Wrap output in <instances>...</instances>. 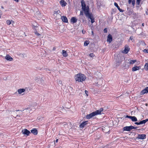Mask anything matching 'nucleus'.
<instances>
[{
	"label": "nucleus",
	"mask_w": 148,
	"mask_h": 148,
	"mask_svg": "<svg viewBox=\"0 0 148 148\" xmlns=\"http://www.w3.org/2000/svg\"><path fill=\"white\" fill-rule=\"evenodd\" d=\"M75 78L76 81L79 82H82L85 80L86 77L84 75L79 73L75 75Z\"/></svg>",
	"instance_id": "f257e3e1"
},
{
	"label": "nucleus",
	"mask_w": 148,
	"mask_h": 148,
	"mask_svg": "<svg viewBox=\"0 0 148 148\" xmlns=\"http://www.w3.org/2000/svg\"><path fill=\"white\" fill-rule=\"evenodd\" d=\"M81 5L82 9L84 11L85 15L89 13V7L88 6H87V7L86 6L85 2L83 0H82L81 1Z\"/></svg>",
	"instance_id": "f03ea898"
},
{
	"label": "nucleus",
	"mask_w": 148,
	"mask_h": 148,
	"mask_svg": "<svg viewBox=\"0 0 148 148\" xmlns=\"http://www.w3.org/2000/svg\"><path fill=\"white\" fill-rule=\"evenodd\" d=\"M85 15L86 17L88 18H90L91 20V21L92 23L95 22V20L93 18V17L92 16L91 14L89 13Z\"/></svg>",
	"instance_id": "7ed1b4c3"
},
{
	"label": "nucleus",
	"mask_w": 148,
	"mask_h": 148,
	"mask_svg": "<svg viewBox=\"0 0 148 148\" xmlns=\"http://www.w3.org/2000/svg\"><path fill=\"white\" fill-rule=\"evenodd\" d=\"M36 81L38 84H43L44 81L42 79V78H40V77H38L36 78Z\"/></svg>",
	"instance_id": "20e7f679"
},
{
	"label": "nucleus",
	"mask_w": 148,
	"mask_h": 148,
	"mask_svg": "<svg viewBox=\"0 0 148 148\" xmlns=\"http://www.w3.org/2000/svg\"><path fill=\"white\" fill-rule=\"evenodd\" d=\"M22 132L24 135L26 136H29L31 134L30 132L26 129L23 130Z\"/></svg>",
	"instance_id": "39448f33"
},
{
	"label": "nucleus",
	"mask_w": 148,
	"mask_h": 148,
	"mask_svg": "<svg viewBox=\"0 0 148 148\" xmlns=\"http://www.w3.org/2000/svg\"><path fill=\"white\" fill-rule=\"evenodd\" d=\"M125 118H128L130 119L133 122H136L137 121V118L135 116H131L129 115H126Z\"/></svg>",
	"instance_id": "423d86ee"
},
{
	"label": "nucleus",
	"mask_w": 148,
	"mask_h": 148,
	"mask_svg": "<svg viewBox=\"0 0 148 148\" xmlns=\"http://www.w3.org/2000/svg\"><path fill=\"white\" fill-rule=\"evenodd\" d=\"M96 115V114L94 112H92L90 114H87L86 116V118L87 119H90L92 117Z\"/></svg>",
	"instance_id": "0eeeda50"
},
{
	"label": "nucleus",
	"mask_w": 148,
	"mask_h": 148,
	"mask_svg": "<svg viewBox=\"0 0 148 148\" xmlns=\"http://www.w3.org/2000/svg\"><path fill=\"white\" fill-rule=\"evenodd\" d=\"M146 138V135L145 134H138L137 138L140 139H144Z\"/></svg>",
	"instance_id": "6e6552de"
},
{
	"label": "nucleus",
	"mask_w": 148,
	"mask_h": 148,
	"mask_svg": "<svg viewBox=\"0 0 148 148\" xmlns=\"http://www.w3.org/2000/svg\"><path fill=\"white\" fill-rule=\"evenodd\" d=\"M131 126H126L125 127H124L123 128V131H130L131 130H132Z\"/></svg>",
	"instance_id": "1a4fd4ad"
},
{
	"label": "nucleus",
	"mask_w": 148,
	"mask_h": 148,
	"mask_svg": "<svg viewBox=\"0 0 148 148\" xmlns=\"http://www.w3.org/2000/svg\"><path fill=\"white\" fill-rule=\"evenodd\" d=\"M148 93V87H146L140 92L141 95H143L145 93Z\"/></svg>",
	"instance_id": "9d476101"
},
{
	"label": "nucleus",
	"mask_w": 148,
	"mask_h": 148,
	"mask_svg": "<svg viewBox=\"0 0 148 148\" xmlns=\"http://www.w3.org/2000/svg\"><path fill=\"white\" fill-rule=\"evenodd\" d=\"M88 121H85L79 125V127L81 128H83L86 126V124H88Z\"/></svg>",
	"instance_id": "9b49d317"
},
{
	"label": "nucleus",
	"mask_w": 148,
	"mask_h": 148,
	"mask_svg": "<svg viewBox=\"0 0 148 148\" xmlns=\"http://www.w3.org/2000/svg\"><path fill=\"white\" fill-rule=\"evenodd\" d=\"M31 132L34 135H37L38 134V130L36 128H33L31 130Z\"/></svg>",
	"instance_id": "f8f14e48"
},
{
	"label": "nucleus",
	"mask_w": 148,
	"mask_h": 148,
	"mask_svg": "<svg viewBox=\"0 0 148 148\" xmlns=\"http://www.w3.org/2000/svg\"><path fill=\"white\" fill-rule=\"evenodd\" d=\"M130 50V48L128 46L125 47V48L124 50L122 51V52L124 53L125 54L127 53Z\"/></svg>",
	"instance_id": "ddd939ff"
},
{
	"label": "nucleus",
	"mask_w": 148,
	"mask_h": 148,
	"mask_svg": "<svg viewBox=\"0 0 148 148\" xmlns=\"http://www.w3.org/2000/svg\"><path fill=\"white\" fill-rule=\"evenodd\" d=\"M61 18L62 21L65 23L68 22V19L66 17L64 16H62L61 17Z\"/></svg>",
	"instance_id": "4468645a"
},
{
	"label": "nucleus",
	"mask_w": 148,
	"mask_h": 148,
	"mask_svg": "<svg viewBox=\"0 0 148 148\" xmlns=\"http://www.w3.org/2000/svg\"><path fill=\"white\" fill-rule=\"evenodd\" d=\"M112 35L110 34H109L108 36L107 41L109 42V43H110L112 41Z\"/></svg>",
	"instance_id": "2eb2a0df"
},
{
	"label": "nucleus",
	"mask_w": 148,
	"mask_h": 148,
	"mask_svg": "<svg viewBox=\"0 0 148 148\" xmlns=\"http://www.w3.org/2000/svg\"><path fill=\"white\" fill-rule=\"evenodd\" d=\"M114 5L118 9L119 11L120 12H123V10L122 9L120 8L119 7L118 5V4L115 2L114 3Z\"/></svg>",
	"instance_id": "dca6fc26"
},
{
	"label": "nucleus",
	"mask_w": 148,
	"mask_h": 148,
	"mask_svg": "<svg viewBox=\"0 0 148 148\" xmlns=\"http://www.w3.org/2000/svg\"><path fill=\"white\" fill-rule=\"evenodd\" d=\"M140 66H135L132 68V71H135L139 70L140 68Z\"/></svg>",
	"instance_id": "f3484780"
},
{
	"label": "nucleus",
	"mask_w": 148,
	"mask_h": 148,
	"mask_svg": "<svg viewBox=\"0 0 148 148\" xmlns=\"http://www.w3.org/2000/svg\"><path fill=\"white\" fill-rule=\"evenodd\" d=\"M60 4L63 7L66 5L67 3L64 0H62L60 2Z\"/></svg>",
	"instance_id": "a211bd4d"
},
{
	"label": "nucleus",
	"mask_w": 148,
	"mask_h": 148,
	"mask_svg": "<svg viewBox=\"0 0 148 148\" xmlns=\"http://www.w3.org/2000/svg\"><path fill=\"white\" fill-rule=\"evenodd\" d=\"M77 19L75 17H73L71 19V22H73V23L77 22Z\"/></svg>",
	"instance_id": "6ab92c4d"
},
{
	"label": "nucleus",
	"mask_w": 148,
	"mask_h": 148,
	"mask_svg": "<svg viewBox=\"0 0 148 148\" xmlns=\"http://www.w3.org/2000/svg\"><path fill=\"white\" fill-rule=\"evenodd\" d=\"M5 59L7 60H9L10 61H12L13 60V58L9 55H7L6 56Z\"/></svg>",
	"instance_id": "aec40b11"
},
{
	"label": "nucleus",
	"mask_w": 148,
	"mask_h": 148,
	"mask_svg": "<svg viewBox=\"0 0 148 148\" xmlns=\"http://www.w3.org/2000/svg\"><path fill=\"white\" fill-rule=\"evenodd\" d=\"M25 91V89H19L18 90V93L19 94H21L22 93L24 92Z\"/></svg>",
	"instance_id": "412c9836"
},
{
	"label": "nucleus",
	"mask_w": 148,
	"mask_h": 148,
	"mask_svg": "<svg viewBox=\"0 0 148 148\" xmlns=\"http://www.w3.org/2000/svg\"><path fill=\"white\" fill-rule=\"evenodd\" d=\"M95 77L96 78H100L101 77V74L100 73H97L95 74Z\"/></svg>",
	"instance_id": "4be33fe9"
},
{
	"label": "nucleus",
	"mask_w": 148,
	"mask_h": 148,
	"mask_svg": "<svg viewBox=\"0 0 148 148\" xmlns=\"http://www.w3.org/2000/svg\"><path fill=\"white\" fill-rule=\"evenodd\" d=\"M62 54L64 57H66L67 56V54L66 52V51L64 50H62Z\"/></svg>",
	"instance_id": "5701e85b"
},
{
	"label": "nucleus",
	"mask_w": 148,
	"mask_h": 148,
	"mask_svg": "<svg viewBox=\"0 0 148 148\" xmlns=\"http://www.w3.org/2000/svg\"><path fill=\"white\" fill-rule=\"evenodd\" d=\"M57 82L59 86H62V82L61 81L58 79L57 80Z\"/></svg>",
	"instance_id": "b1692460"
},
{
	"label": "nucleus",
	"mask_w": 148,
	"mask_h": 148,
	"mask_svg": "<svg viewBox=\"0 0 148 148\" xmlns=\"http://www.w3.org/2000/svg\"><path fill=\"white\" fill-rule=\"evenodd\" d=\"M145 69L147 71L148 70V64L146 63L144 66Z\"/></svg>",
	"instance_id": "393cba45"
},
{
	"label": "nucleus",
	"mask_w": 148,
	"mask_h": 148,
	"mask_svg": "<svg viewBox=\"0 0 148 148\" xmlns=\"http://www.w3.org/2000/svg\"><path fill=\"white\" fill-rule=\"evenodd\" d=\"M102 81L101 79H99L98 80V82H97V84H98L99 85H102Z\"/></svg>",
	"instance_id": "a878e982"
},
{
	"label": "nucleus",
	"mask_w": 148,
	"mask_h": 148,
	"mask_svg": "<svg viewBox=\"0 0 148 148\" xmlns=\"http://www.w3.org/2000/svg\"><path fill=\"white\" fill-rule=\"evenodd\" d=\"M89 41L86 40L84 43V46H87L89 44Z\"/></svg>",
	"instance_id": "bb28decb"
},
{
	"label": "nucleus",
	"mask_w": 148,
	"mask_h": 148,
	"mask_svg": "<svg viewBox=\"0 0 148 148\" xmlns=\"http://www.w3.org/2000/svg\"><path fill=\"white\" fill-rule=\"evenodd\" d=\"M95 113L96 115L101 114V112L99 110H96L94 112Z\"/></svg>",
	"instance_id": "cd10ccee"
},
{
	"label": "nucleus",
	"mask_w": 148,
	"mask_h": 148,
	"mask_svg": "<svg viewBox=\"0 0 148 148\" xmlns=\"http://www.w3.org/2000/svg\"><path fill=\"white\" fill-rule=\"evenodd\" d=\"M136 62V60H131L130 61L129 63L130 64H133Z\"/></svg>",
	"instance_id": "c85d7f7f"
},
{
	"label": "nucleus",
	"mask_w": 148,
	"mask_h": 148,
	"mask_svg": "<svg viewBox=\"0 0 148 148\" xmlns=\"http://www.w3.org/2000/svg\"><path fill=\"white\" fill-rule=\"evenodd\" d=\"M140 125H142L143 124H145V120H143L142 121H140L139 122Z\"/></svg>",
	"instance_id": "c756f323"
},
{
	"label": "nucleus",
	"mask_w": 148,
	"mask_h": 148,
	"mask_svg": "<svg viewBox=\"0 0 148 148\" xmlns=\"http://www.w3.org/2000/svg\"><path fill=\"white\" fill-rule=\"evenodd\" d=\"M6 23L8 25H10L11 23V21L10 20H7L6 21Z\"/></svg>",
	"instance_id": "7c9ffc66"
},
{
	"label": "nucleus",
	"mask_w": 148,
	"mask_h": 148,
	"mask_svg": "<svg viewBox=\"0 0 148 148\" xmlns=\"http://www.w3.org/2000/svg\"><path fill=\"white\" fill-rule=\"evenodd\" d=\"M141 0H136V4L138 5H139L140 2Z\"/></svg>",
	"instance_id": "2f4dec72"
},
{
	"label": "nucleus",
	"mask_w": 148,
	"mask_h": 148,
	"mask_svg": "<svg viewBox=\"0 0 148 148\" xmlns=\"http://www.w3.org/2000/svg\"><path fill=\"white\" fill-rule=\"evenodd\" d=\"M135 0H132V3L133 6H134L135 4Z\"/></svg>",
	"instance_id": "473e14b6"
},
{
	"label": "nucleus",
	"mask_w": 148,
	"mask_h": 148,
	"mask_svg": "<svg viewBox=\"0 0 148 148\" xmlns=\"http://www.w3.org/2000/svg\"><path fill=\"white\" fill-rule=\"evenodd\" d=\"M133 36H131L130 37V39L131 40L132 42L134 41V40L133 39Z\"/></svg>",
	"instance_id": "72a5a7b5"
},
{
	"label": "nucleus",
	"mask_w": 148,
	"mask_h": 148,
	"mask_svg": "<svg viewBox=\"0 0 148 148\" xmlns=\"http://www.w3.org/2000/svg\"><path fill=\"white\" fill-rule=\"evenodd\" d=\"M89 56H90L91 57H93L95 56V55L93 53H90L89 54Z\"/></svg>",
	"instance_id": "f704fd0d"
},
{
	"label": "nucleus",
	"mask_w": 148,
	"mask_h": 148,
	"mask_svg": "<svg viewBox=\"0 0 148 148\" xmlns=\"http://www.w3.org/2000/svg\"><path fill=\"white\" fill-rule=\"evenodd\" d=\"M104 32L105 33H106L108 32V29L107 28H105L103 30Z\"/></svg>",
	"instance_id": "c9c22d12"
},
{
	"label": "nucleus",
	"mask_w": 148,
	"mask_h": 148,
	"mask_svg": "<svg viewBox=\"0 0 148 148\" xmlns=\"http://www.w3.org/2000/svg\"><path fill=\"white\" fill-rule=\"evenodd\" d=\"M119 63H120L119 61H116V63H115V64H116V65L117 66H119Z\"/></svg>",
	"instance_id": "e433bc0d"
},
{
	"label": "nucleus",
	"mask_w": 148,
	"mask_h": 148,
	"mask_svg": "<svg viewBox=\"0 0 148 148\" xmlns=\"http://www.w3.org/2000/svg\"><path fill=\"white\" fill-rule=\"evenodd\" d=\"M35 34L37 36H39L40 35V34L38 33L37 31L35 32Z\"/></svg>",
	"instance_id": "4c0bfd02"
},
{
	"label": "nucleus",
	"mask_w": 148,
	"mask_h": 148,
	"mask_svg": "<svg viewBox=\"0 0 148 148\" xmlns=\"http://www.w3.org/2000/svg\"><path fill=\"white\" fill-rule=\"evenodd\" d=\"M143 52L144 53H148V49H144L143 50Z\"/></svg>",
	"instance_id": "58836bf2"
},
{
	"label": "nucleus",
	"mask_w": 148,
	"mask_h": 148,
	"mask_svg": "<svg viewBox=\"0 0 148 148\" xmlns=\"http://www.w3.org/2000/svg\"><path fill=\"white\" fill-rule=\"evenodd\" d=\"M80 15H83V12L82 11H81L80 12Z\"/></svg>",
	"instance_id": "ea45409f"
},
{
	"label": "nucleus",
	"mask_w": 148,
	"mask_h": 148,
	"mask_svg": "<svg viewBox=\"0 0 148 148\" xmlns=\"http://www.w3.org/2000/svg\"><path fill=\"white\" fill-rule=\"evenodd\" d=\"M131 127H132V129H136L137 127H135L132 126H131Z\"/></svg>",
	"instance_id": "a19ab883"
},
{
	"label": "nucleus",
	"mask_w": 148,
	"mask_h": 148,
	"mask_svg": "<svg viewBox=\"0 0 148 148\" xmlns=\"http://www.w3.org/2000/svg\"><path fill=\"white\" fill-rule=\"evenodd\" d=\"M134 124H135L137 125H140V122H136L134 123Z\"/></svg>",
	"instance_id": "79ce46f5"
},
{
	"label": "nucleus",
	"mask_w": 148,
	"mask_h": 148,
	"mask_svg": "<svg viewBox=\"0 0 148 148\" xmlns=\"http://www.w3.org/2000/svg\"><path fill=\"white\" fill-rule=\"evenodd\" d=\"M99 110L101 112L103 110V109L102 108H101L100 109H99Z\"/></svg>",
	"instance_id": "37998d69"
},
{
	"label": "nucleus",
	"mask_w": 148,
	"mask_h": 148,
	"mask_svg": "<svg viewBox=\"0 0 148 148\" xmlns=\"http://www.w3.org/2000/svg\"><path fill=\"white\" fill-rule=\"evenodd\" d=\"M43 119V117H41L40 118H38V119L39 120H42Z\"/></svg>",
	"instance_id": "c03bdc74"
},
{
	"label": "nucleus",
	"mask_w": 148,
	"mask_h": 148,
	"mask_svg": "<svg viewBox=\"0 0 148 148\" xmlns=\"http://www.w3.org/2000/svg\"><path fill=\"white\" fill-rule=\"evenodd\" d=\"M85 93L86 94V95H88L87 94L88 93V91L86 90H85Z\"/></svg>",
	"instance_id": "a18cd8bd"
},
{
	"label": "nucleus",
	"mask_w": 148,
	"mask_h": 148,
	"mask_svg": "<svg viewBox=\"0 0 148 148\" xmlns=\"http://www.w3.org/2000/svg\"><path fill=\"white\" fill-rule=\"evenodd\" d=\"M132 12H133L132 10H131V11H130V12H129V14H132Z\"/></svg>",
	"instance_id": "49530a36"
},
{
	"label": "nucleus",
	"mask_w": 148,
	"mask_h": 148,
	"mask_svg": "<svg viewBox=\"0 0 148 148\" xmlns=\"http://www.w3.org/2000/svg\"><path fill=\"white\" fill-rule=\"evenodd\" d=\"M145 120V122L146 123L148 121V118L146 119L145 120Z\"/></svg>",
	"instance_id": "de8ad7c7"
},
{
	"label": "nucleus",
	"mask_w": 148,
	"mask_h": 148,
	"mask_svg": "<svg viewBox=\"0 0 148 148\" xmlns=\"http://www.w3.org/2000/svg\"><path fill=\"white\" fill-rule=\"evenodd\" d=\"M132 0H129V1H128L129 3L130 4L131 3Z\"/></svg>",
	"instance_id": "09e8293b"
},
{
	"label": "nucleus",
	"mask_w": 148,
	"mask_h": 148,
	"mask_svg": "<svg viewBox=\"0 0 148 148\" xmlns=\"http://www.w3.org/2000/svg\"><path fill=\"white\" fill-rule=\"evenodd\" d=\"M56 143H57L58 141V139H57L56 140Z\"/></svg>",
	"instance_id": "8fccbe9b"
},
{
	"label": "nucleus",
	"mask_w": 148,
	"mask_h": 148,
	"mask_svg": "<svg viewBox=\"0 0 148 148\" xmlns=\"http://www.w3.org/2000/svg\"><path fill=\"white\" fill-rule=\"evenodd\" d=\"M28 108H26V109H24V110H23V111H24V110H28Z\"/></svg>",
	"instance_id": "3c124183"
},
{
	"label": "nucleus",
	"mask_w": 148,
	"mask_h": 148,
	"mask_svg": "<svg viewBox=\"0 0 148 148\" xmlns=\"http://www.w3.org/2000/svg\"><path fill=\"white\" fill-rule=\"evenodd\" d=\"M1 8L2 9H3L4 8L3 7V6H1Z\"/></svg>",
	"instance_id": "603ef678"
},
{
	"label": "nucleus",
	"mask_w": 148,
	"mask_h": 148,
	"mask_svg": "<svg viewBox=\"0 0 148 148\" xmlns=\"http://www.w3.org/2000/svg\"><path fill=\"white\" fill-rule=\"evenodd\" d=\"M142 25L143 26H144V23H143L142 24Z\"/></svg>",
	"instance_id": "864d4df0"
},
{
	"label": "nucleus",
	"mask_w": 148,
	"mask_h": 148,
	"mask_svg": "<svg viewBox=\"0 0 148 148\" xmlns=\"http://www.w3.org/2000/svg\"><path fill=\"white\" fill-rule=\"evenodd\" d=\"M146 14H147V15H148V12H146Z\"/></svg>",
	"instance_id": "5fc2aeb1"
},
{
	"label": "nucleus",
	"mask_w": 148,
	"mask_h": 148,
	"mask_svg": "<svg viewBox=\"0 0 148 148\" xmlns=\"http://www.w3.org/2000/svg\"><path fill=\"white\" fill-rule=\"evenodd\" d=\"M19 111V110H16V111Z\"/></svg>",
	"instance_id": "6e6d98bb"
},
{
	"label": "nucleus",
	"mask_w": 148,
	"mask_h": 148,
	"mask_svg": "<svg viewBox=\"0 0 148 148\" xmlns=\"http://www.w3.org/2000/svg\"><path fill=\"white\" fill-rule=\"evenodd\" d=\"M16 116H18V115H17Z\"/></svg>",
	"instance_id": "4d7b16f0"
},
{
	"label": "nucleus",
	"mask_w": 148,
	"mask_h": 148,
	"mask_svg": "<svg viewBox=\"0 0 148 148\" xmlns=\"http://www.w3.org/2000/svg\"><path fill=\"white\" fill-rule=\"evenodd\" d=\"M134 14H135L136 13H133V14L134 15Z\"/></svg>",
	"instance_id": "13d9d810"
},
{
	"label": "nucleus",
	"mask_w": 148,
	"mask_h": 148,
	"mask_svg": "<svg viewBox=\"0 0 148 148\" xmlns=\"http://www.w3.org/2000/svg\"><path fill=\"white\" fill-rule=\"evenodd\" d=\"M92 32L93 33V32L92 31Z\"/></svg>",
	"instance_id": "bf43d9fd"
}]
</instances>
